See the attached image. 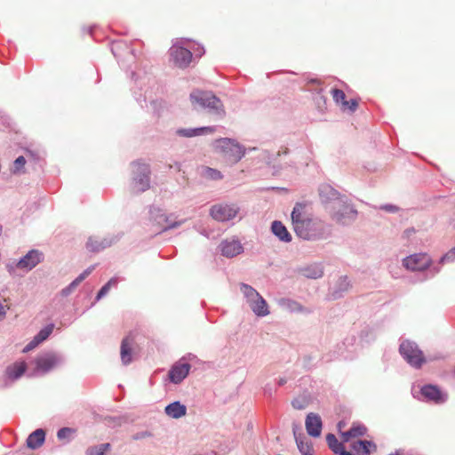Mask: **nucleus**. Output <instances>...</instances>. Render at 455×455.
Returning a JSON list of instances; mask_svg holds the SVG:
<instances>
[{
  "mask_svg": "<svg viewBox=\"0 0 455 455\" xmlns=\"http://www.w3.org/2000/svg\"><path fill=\"white\" fill-rule=\"evenodd\" d=\"M294 232L305 240L315 239L321 235L320 224L313 221L305 210V205L296 204L291 212Z\"/></svg>",
  "mask_w": 455,
  "mask_h": 455,
  "instance_id": "1",
  "label": "nucleus"
},
{
  "mask_svg": "<svg viewBox=\"0 0 455 455\" xmlns=\"http://www.w3.org/2000/svg\"><path fill=\"white\" fill-rule=\"evenodd\" d=\"M215 150L222 155L226 163L233 164L241 160L244 155L243 149L234 140L222 138L214 142Z\"/></svg>",
  "mask_w": 455,
  "mask_h": 455,
  "instance_id": "2",
  "label": "nucleus"
},
{
  "mask_svg": "<svg viewBox=\"0 0 455 455\" xmlns=\"http://www.w3.org/2000/svg\"><path fill=\"white\" fill-rule=\"evenodd\" d=\"M328 212L338 224H347L355 220L357 214L356 211L348 204L347 197L333 202V204L328 207Z\"/></svg>",
  "mask_w": 455,
  "mask_h": 455,
  "instance_id": "3",
  "label": "nucleus"
},
{
  "mask_svg": "<svg viewBox=\"0 0 455 455\" xmlns=\"http://www.w3.org/2000/svg\"><path fill=\"white\" fill-rule=\"evenodd\" d=\"M133 172L135 174V188L138 192H144L149 188L150 168L148 164L140 161L132 164Z\"/></svg>",
  "mask_w": 455,
  "mask_h": 455,
  "instance_id": "4",
  "label": "nucleus"
},
{
  "mask_svg": "<svg viewBox=\"0 0 455 455\" xmlns=\"http://www.w3.org/2000/svg\"><path fill=\"white\" fill-rule=\"evenodd\" d=\"M400 353L404 359L412 366L420 367L425 362L422 352L418 347L410 341H404L400 345Z\"/></svg>",
  "mask_w": 455,
  "mask_h": 455,
  "instance_id": "5",
  "label": "nucleus"
},
{
  "mask_svg": "<svg viewBox=\"0 0 455 455\" xmlns=\"http://www.w3.org/2000/svg\"><path fill=\"white\" fill-rule=\"evenodd\" d=\"M191 103L196 107V105L201 108H208L218 110L221 106L220 100L212 94L206 92H194L190 94Z\"/></svg>",
  "mask_w": 455,
  "mask_h": 455,
  "instance_id": "6",
  "label": "nucleus"
},
{
  "mask_svg": "<svg viewBox=\"0 0 455 455\" xmlns=\"http://www.w3.org/2000/svg\"><path fill=\"white\" fill-rule=\"evenodd\" d=\"M431 258L427 253H415L403 260V267L411 271H423L429 267Z\"/></svg>",
  "mask_w": 455,
  "mask_h": 455,
  "instance_id": "7",
  "label": "nucleus"
},
{
  "mask_svg": "<svg viewBox=\"0 0 455 455\" xmlns=\"http://www.w3.org/2000/svg\"><path fill=\"white\" fill-rule=\"evenodd\" d=\"M238 211V207L235 204H219L211 208L210 214L218 221H227L234 219Z\"/></svg>",
  "mask_w": 455,
  "mask_h": 455,
  "instance_id": "8",
  "label": "nucleus"
},
{
  "mask_svg": "<svg viewBox=\"0 0 455 455\" xmlns=\"http://www.w3.org/2000/svg\"><path fill=\"white\" fill-rule=\"evenodd\" d=\"M170 55L174 64L180 68H187L190 64L193 57L189 50L178 44H173L171 47Z\"/></svg>",
  "mask_w": 455,
  "mask_h": 455,
  "instance_id": "9",
  "label": "nucleus"
},
{
  "mask_svg": "<svg viewBox=\"0 0 455 455\" xmlns=\"http://www.w3.org/2000/svg\"><path fill=\"white\" fill-rule=\"evenodd\" d=\"M43 259V253L37 250L29 251L17 263L16 267L24 271H30Z\"/></svg>",
  "mask_w": 455,
  "mask_h": 455,
  "instance_id": "10",
  "label": "nucleus"
},
{
  "mask_svg": "<svg viewBox=\"0 0 455 455\" xmlns=\"http://www.w3.org/2000/svg\"><path fill=\"white\" fill-rule=\"evenodd\" d=\"M319 196L322 203L325 204L327 212L328 207L333 204V202H337L339 200L346 198L345 196H340V194L329 184H323L320 186Z\"/></svg>",
  "mask_w": 455,
  "mask_h": 455,
  "instance_id": "11",
  "label": "nucleus"
},
{
  "mask_svg": "<svg viewBox=\"0 0 455 455\" xmlns=\"http://www.w3.org/2000/svg\"><path fill=\"white\" fill-rule=\"evenodd\" d=\"M134 346L135 337L133 334L130 333L123 339L120 347V356L124 365L132 363Z\"/></svg>",
  "mask_w": 455,
  "mask_h": 455,
  "instance_id": "12",
  "label": "nucleus"
},
{
  "mask_svg": "<svg viewBox=\"0 0 455 455\" xmlns=\"http://www.w3.org/2000/svg\"><path fill=\"white\" fill-rule=\"evenodd\" d=\"M306 429L309 435L318 437L322 432V420L319 415L315 413H309L306 419Z\"/></svg>",
  "mask_w": 455,
  "mask_h": 455,
  "instance_id": "13",
  "label": "nucleus"
},
{
  "mask_svg": "<svg viewBox=\"0 0 455 455\" xmlns=\"http://www.w3.org/2000/svg\"><path fill=\"white\" fill-rule=\"evenodd\" d=\"M190 364L188 363H178L169 371V378L172 382L178 384L188 374Z\"/></svg>",
  "mask_w": 455,
  "mask_h": 455,
  "instance_id": "14",
  "label": "nucleus"
},
{
  "mask_svg": "<svg viewBox=\"0 0 455 455\" xmlns=\"http://www.w3.org/2000/svg\"><path fill=\"white\" fill-rule=\"evenodd\" d=\"M59 359L55 354L49 353L38 356L36 359V368L43 372H47L58 364Z\"/></svg>",
  "mask_w": 455,
  "mask_h": 455,
  "instance_id": "15",
  "label": "nucleus"
},
{
  "mask_svg": "<svg viewBox=\"0 0 455 455\" xmlns=\"http://www.w3.org/2000/svg\"><path fill=\"white\" fill-rule=\"evenodd\" d=\"M220 248L222 255L228 258L235 257L243 251L242 244L235 239L223 241Z\"/></svg>",
  "mask_w": 455,
  "mask_h": 455,
  "instance_id": "16",
  "label": "nucleus"
},
{
  "mask_svg": "<svg viewBox=\"0 0 455 455\" xmlns=\"http://www.w3.org/2000/svg\"><path fill=\"white\" fill-rule=\"evenodd\" d=\"M299 427L297 425H293V435L298 446L299 451L302 455H313L312 444L309 442H306V437L299 434L298 435L297 430Z\"/></svg>",
  "mask_w": 455,
  "mask_h": 455,
  "instance_id": "17",
  "label": "nucleus"
},
{
  "mask_svg": "<svg viewBox=\"0 0 455 455\" xmlns=\"http://www.w3.org/2000/svg\"><path fill=\"white\" fill-rule=\"evenodd\" d=\"M421 394L428 400L435 403H443L445 400L444 395L441 390L433 385H427L421 388Z\"/></svg>",
  "mask_w": 455,
  "mask_h": 455,
  "instance_id": "18",
  "label": "nucleus"
},
{
  "mask_svg": "<svg viewBox=\"0 0 455 455\" xmlns=\"http://www.w3.org/2000/svg\"><path fill=\"white\" fill-rule=\"evenodd\" d=\"M214 132H215L214 127L204 126V127L195 128V129H179L176 131V133L181 137L191 138V137L201 136L203 134H207V133L211 134V133H213Z\"/></svg>",
  "mask_w": 455,
  "mask_h": 455,
  "instance_id": "19",
  "label": "nucleus"
},
{
  "mask_svg": "<svg viewBox=\"0 0 455 455\" xmlns=\"http://www.w3.org/2000/svg\"><path fill=\"white\" fill-rule=\"evenodd\" d=\"M367 432L365 426L360 423H354L348 431L341 433L343 442H348L351 438L363 436Z\"/></svg>",
  "mask_w": 455,
  "mask_h": 455,
  "instance_id": "20",
  "label": "nucleus"
},
{
  "mask_svg": "<svg viewBox=\"0 0 455 455\" xmlns=\"http://www.w3.org/2000/svg\"><path fill=\"white\" fill-rule=\"evenodd\" d=\"M45 439V432L39 428L31 433L27 439V445L30 449H36L43 445Z\"/></svg>",
  "mask_w": 455,
  "mask_h": 455,
  "instance_id": "21",
  "label": "nucleus"
},
{
  "mask_svg": "<svg viewBox=\"0 0 455 455\" xmlns=\"http://www.w3.org/2000/svg\"><path fill=\"white\" fill-rule=\"evenodd\" d=\"M26 369L25 362L14 363L6 368L5 374L10 379H17L23 375Z\"/></svg>",
  "mask_w": 455,
  "mask_h": 455,
  "instance_id": "22",
  "label": "nucleus"
},
{
  "mask_svg": "<svg viewBox=\"0 0 455 455\" xmlns=\"http://www.w3.org/2000/svg\"><path fill=\"white\" fill-rule=\"evenodd\" d=\"M165 413L173 419H180L186 415L187 408L180 402H174L165 407Z\"/></svg>",
  "mask_w": 455,
  "mask_h": 455,
  "instance_id": "23",
  "label": "nucleus"
},
{
  "mask_svg": "<svg viewBox=\"0 0 455 455\" xmlns=\"http://www.w3.org/2000/svg\"><path fill=\"white\" fill-rule=\"evenodd\" d=\"M272 232L283 242H291V235L281 221H274L271 227Z\"/></svg>",
  "mask_w": 455,
  "mask_h": 455,
  "instance_id": "24",
  "label": "nucleus"
},
{
  "mask_svg": "<svg viewBox=\"0 0 455 455\" xmlns=\"http://www.w3.org/2000/svg\"><path fill=\"white\" fill-rule=\"evenodd\" d=\"M249 305L254 314H256L258 316H265L269 314L267 304L262 297L255 299L254 301Z\"/></svg>",
  "mask_w": 455,
  "mask_h": 455,
  "instance_id": "25",
  "label": "nucleus"
},
{
  "mask_svg": "<svg viewBox=\"0 0 455 455\" xmlns=\"http://www.w3.org/2000/svg\"><path fill=\"white\" fill-rule=\"evenodd\" d=\"M353 450L357 455H370L371 449H376V446L369 441H357L352 445Z\"/></svg>",
  "mask_w": 455,
  "mask_h": 455,
  "instance_id": "26",
  "label": "nucleus"
},
{
  "mask_svg": "<svg viewBox=\"0 0 455 455\" xmlns=\"http://www.w3.org/2000/svg\"><path fill=\"white\" fill-rule=\"evenodd\" d=\"M241 291L247 299V302L249 304L252 303V301H254L255 299H259V297H261L260 294L254 288L245 283L241 284Z\"/></svg>",
  "mask_w": 455,
  "mask_h": 455,
  "instance_id": "27",
  "label": "nucleus"
},
{
  "mask_svg": "<svg viewBox=\"0 0 455 455\" xmlns=\"http://www.w3.org/2000/svg\"><path fill=\"white\" fill-rule=\"evenodd\" d=\"M93 270V267L85 269L80 274L65 290L63 292L68 293L72 291L80 283H82Z\"/></svg>",
  "mask_w": 455,
  "mask_h": 455,
  "instance_id": "28",
  "label": "nucleus"
},
{
  "mask_svg": "<svg viewBox=\"0 0 455 455\" xmlns=\"http://www.w3.org/2000/svg\"><path fill=\"white\" fill-rule=\"evenodd\" d=\"M326 442L329 448L336 454L344 449L343 443L339 442L333 434H328L326 435Z\"/></svg>",
  "mask_w": 455,
  "mask_h": 455,
  "instance_id": "29",
  "label": "nucleus"
},
{
  "mask_svg": "<svg viewBox=\"0 0 455 455\" xmlns=\"http://www.w3.org/2000/svg\"><path fill=\"white\" fill-rule=\"evenodd\" d=\"M110 449L109 443H102L96 446L89 447L86 451V455H104L106 451Z\"/></svg>",
  "mask_w": 455,
  "mask_h": 455,
  "instance_id": "30",
  "label": "nucleus"
},
{
  "mask_svg": "<svg viewBox=\"0 0 455 455\" xmlns=\"http://www.w3.org/2000/svg\"><path fill=\"white\" fill-rule=\"evenodd\" d=\"M118 283L117 277H112L105 285L101 287V289L99 291L96 299L100 300L102 297H104L111 287L116 286Z\"/></svg>",
  "mask_w": 455,
  "mask_h": 455,
  "instance_id": "31",
  "label": "nucleus"
},
{
  "mask_svg": "<svg viewBox=\"0 0 455 455\" xmlns=\"http://www.w3.org/2000/svg\"><path fill=\"white\" fill-rule=\"evenodd\" d=\"M27 161L24 156H19L16 158V160L13 162V166L12 169V173L14 174H20L24 173V166L26 164Z\"/></svg>",
  "mask_w": 455,
  "mask_h": 455,
  "instance_id": "32",
  "label": "nucleus"
},
{
  "mask_svg": "<svg viewBox=\"0 0 455 455\" xmlns=\"http://www.w3.org/2000/svg\"><path fill=\"white\" fill-rule=\"evenodd\" d=\"M332 98L334 101L337 104H339L341 106V108H343V103L346 101V95L342 90L339 89H332L331 92Z\"/></svg>",
  "mask_w": 455,
  "mask_h": 455,
  "instance_id": "33",
  "label": "nucleus"
},
{
  "mask_svg": "<svg viewBox=\"0 0 455 455\" xmlns=\"http://www.w3.org/2000/svg\"><path fill=\"white\" fill-rule=\"evenodd\" d=\"M53 325L50 324L42 329L36 336L35 338L41 343L44 340H45L50 334L52 332Z\"/></svg>",
  "mask_w": 455,
  "mask_h": 455,
  "instance_id": "34",
  "label": "nucleus"
},
{
  "mask_svg": "<svg viewBox=\"0 0 455 455\" xmlns=\"http://www.w3.org/2000/svg\"><path fill=\"white\" fill-rule=\"evenodd\" d=\"M204 176L211 180H220L222 178L220 171L210 167H206L204 169Z\"/></svg>",
  "mask_w": 455,
  "mask_h": 455,
  "instance_id": "35",
  "label": "nucleus"
},
{
  "mask_svg": "<svg viewBox=\"0 0 455 455\" xmlns=\"http://www.w3.org/2000/svg\"><path fill=\"white\" fill-rule=\"evenodd\" d=\"M75 432L76 430L73 428L62 427L58 431L57 436L60 440H62L70 437Z\"/></svg>",
  "mask_w": 455,
  "mask_h": 455,
  "instance_id": "36",
  "label": "nucleus"
},
{
  "mask_svg": "<svg viewBox=\"0 0 455 455\" xmlns=\"http://www.w3.org/2000/svg\"><path fill=\"white\" fill-rule=\"evenodd\" d=\"M357 107H358V101L356 100L353 99L350 100L344 101L342 109L343 110L349 109L350 111L354 112V111H355Z\"/></svg>",
  "mask_w": 455,
  "mask_h": 455,
  "instance_id": "37",
  "label": "nucleus"
},
{
  "mask_svg": "<svg viewBox=\"0 0 455 455\" xmlns=\"http://www.w3.org/2000/svg\"><path fill=\"white\" fill-rule=\"evenodd\" d=\"M86 247L91 251H99L100 249L103 248L101 243H98L97 241L92 240V238L89 239V241L87 242Z\"/></svg>",
  "mask_w": 455,
  "mask_h": 455,
  "instance_id": "38",
  "label": "nucleus"
},
{
  "mask_svg": "<svg viewBox=\"0 0 455 455\" xmlns=\"http://www.w3.org/2000/svg\"><path fill=\"white\" fill-rule=\"evenodd\" d=\"M455 259V246L451 248L442 259L441 261H450Z\"/></svg>",
  "mask_w": 455,
  "mask_h": 455,
  "instance_id": "39",
  "label": "nucleus"
},
{
  "mask_svg": "<svg viewBox=\"0 0 455 455\" xmlns=\"http://www.w3.org/2000/svg\"><path fill=\"white\" fill-rule=\"evenodd\" d=\"M40 342L34 337V339L24 347L23 352H28L36 348Z\"/></svg>",
  "mask_w": 455,
  "mask_h": 455,
  "instance_id": "40",
  "label": "nucleus"
},
{
  "mask_svg": "<svg viewBox=\"0 0 455 455\" xmlns=\"http://www.w3.org/2000/svg\"><path fill=\"white\" fill-rule=\"evenodd\" d=\"M380 209H382L386 212H395L396 211V207L395 205H391V204L382 205V206H380Z\"/></svg>",
  "mask_w": 455,
  "mask_h": 455,
  "instance_id": "41",
  "label": "nucleus"
},
{
  "mask_svg": "<svg viewBox=\"0 0 455 455\" xmlns=\"http://www.w3.org/2000/svg\"><path fill=\"white\" fill-rule=\"evenodd\" d=\"M323 275V271L320 268H317L313 274H307V276L311 278H318Z\"/></svg>",
  "mask_w": 455,
  "mask_h": 455,
  "instance_id": "42",
  "label": "nucleus"
},
{
  "mask_svg": "<svg viewBox=\"0 0 455 455\" xmlns=\"http://www.w3.org/2000/svg\"><path fill=\"white\" fill-rule=\"evenodd\" d=\"M194 52L196 56L201 57L204 53V49L203 46H198L197 48L194 49Z\"/></svg>",
  "mask_w": 455,
  "mask_h": 455,
  "instance_id": "43",
  "label": "nucleus"
},
{
  "mask_svg": "<svg viewBox=\"0 0 455 455\" xmlns=\"http://www.w3.org/2000/svg\"><path fill=\"white\" fill-rule=\"evenodd\" d=\"M292 406L295 408V409H298V410H302L304 409V405L300 403V402L299 400H294L292 401Z\"/></svg>",
  "mask_w": 455,
  "mask_h": 455,
  "instance_id": "44",
  "label": "nucleus"
},
{
  "mask_svg": "<svg viewBox=\"0 0 455 455\" xmlns=\"http://www.w3.org/2000/svg\"><path fill=\"white\" fill-rule=\"evenodd\" d=\"M6 315V308L2 303H0V320H2Z\"/></svg>",
  "mask_w": 455,
  "mask_h": 455,
  "instance_id": "45",
  "label": "nucleus"
},
{
  "mask_svg": "<svg viewBox=\"0 0 455 455\" xmlns=\"http://www.w3.org/2000/svg\"><path fill=\"white\" fill-rule=\"evenodd\" d=\"M346 427V423L344 421H339L337 425L338 430L342 433V429Z\"/></svg>",
  "mask_w": 455,
  "mask_h": 455,
  "instance_id": "46",
  "label": "nucleus"
},
{
  "mask_svg": "<svg viewBox=\"0 0 455 455\" xmlns=\"http://www.w3.org/2000/svg\"><path fill=\"white\" fill-rule=\"evenodd\" d=\"M338 454L339 455H352L350 452L346 451L344 449L342 451H340Z\"/></svg>",
  "mask_w": 455,
  "mask_h": 455,
  "instance_id": "47",
  "label": "nucleus"
},
{
  "mask_svg": "<svg viewBox=\"0 0 455 455\" xmlns=\"http://www.w3.org/2000/svg\"><path fill=\"white\" fill-rule=\"evenodd\" d=\"M340 281H341L342 283H347V277L341 278V279H340Z\"/></svg>",
  "mask_w": 455,
  "mask_h": 455,
  "instance_id": "48",
  "label": "nucleus"
},
{
  "mask_svg": "<svg viewBox=\"0 0 455 455\" xmlns=\"http://www.w3.org/2000/svg\"><path fill=\"white\" fill-rule=\"evenodd\" d=\"M283 383H284V380L280 379L279 384H280V385H283Z\"/></svg>",
  "mask_w": 455,
  "mask_h": 455,
  "instance_id": "49",
  "label": "nucleus"
}]
</instances>
